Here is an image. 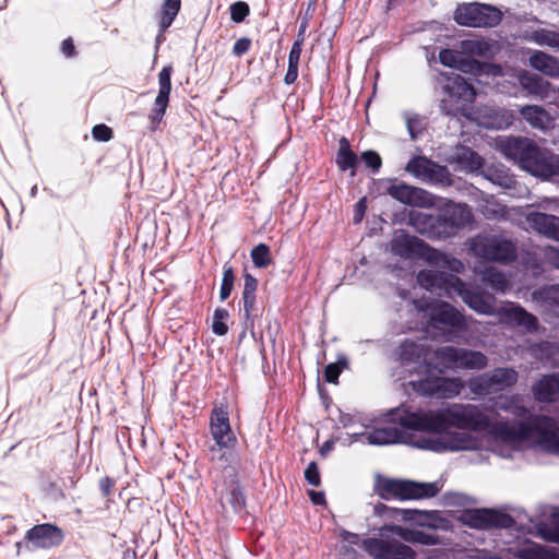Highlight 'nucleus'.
<instances>
[{
    "label": "nucleus",
    "mask_w": 559,
    "mask_h": 559,
    "mask_svg": "<svg viewBox=\"0 0 559 559\" xmlns=\"http://www.w3.org/2000/svg\"><path fill=\"white\" fill-rule=\"evenodd\" d=\"M426 181L435 182V183H450V173L445 166L439 165L437 163H432L430 170L425 179Z\"/></svg>",
    "instance_id": "obj_44"
},
{
    "label": "nucleus",
    "mask_w": 559,
    "mask_h": 559,
    "mask_svg": "<svg viewBox=\"0 0 559 559\" xmlns=\"http://www.w3.org/2000/svg\"><path fill=\"white\" fill-rule=\"evenodd\" d=\"M501 151L535 177L549 179L559 176V156L539 147L534 140L522 136L508 138L501 143Z\"/></svg>",
    "instance_id": "obj_2"
},
{
    "label": "nucleus",
    "mask_w": 559,
    "mask_h": 559,
    "mask_svg": "<svg viewBox=\"0 0 559 559\" xmlns=\"http://www.w3.org/2000/svg\"><path fill=\"white\" fill-rule=\"evenodd\" d=\"M347 366L346 359L338 360L337 362H332L325 366L323 378L326 382L336 384L338 383V377L343 370Z\"/></svg>",
    "instance_id": "obj_47"
},
{
    "label": "nucleus",
    "mask_w": 559,
    "mask_h": 559,
    "mask_svg": "<svg viewBox=\"0 0 559 559\" xmlns=\"http://www.w3.org/2000/svg\"><path fill=\"white\" fill-rule=\"evenodd\" d=\"M229 319V312L225 308H216L213 314L212 331L215 335L224 336L228 333L226 321Z\"/></svg>",
    "instance_id": "obj_42"
},
{
    "label": "nucleus",
    "mask_w": 559,
    "mask_h": 559,
    "mask_svg": "<svg viewBox=\"0 0 559 559\" xmlns=\"http://www.w3.org/2000/svg\"><path fill=\"white\" fill-rule=\"evenodd\" d=\"M472 222L473 214L468 205L447 202L438 215L420 213L414 224L420 234L430 239L441 240L455 236Z\"/></svg>",
    "instance_id": "obj_4"
},
{
    "label": "nucleus",
    "mask_w": 559,
    "mask_h": 559,
    "mask_svg": "<svg viewBox=\"0 0 559 559\" xmlns=\"http://www.w3.org/2000/svg\"><path fill=\"white\" fill-rule=\"evenodd\" d=\"M302 46L300 41H294L293 46L290 48V51L288 53V68L287 72L284 76V82L287 85H292L296 82L298 78V68H299V61L300 56L302 51Z\"/></svg>",
    "instance_id": "obj_36"
},
{
    "label": "nucleus",
    "mask_w": 559,
    "mask_h": 559,
    "mask_svg": "<svg viewBox=\"0 0 559 559\" xmlns=\"http://www.w3.org/2000/svg\"><path fill=\"white\" fill-rule=\"evenodd\" d=\"M399 536L406 543L420 544L426 546H433L440 543V538L437 535L426 533L415 528H403L397 527Z\"/></svg>",
    "instance_id": "obj_33"
},
{
    "label": "nucleus",
    "mask_w": 559,
    "mask_h": 559,
    "mask_svg": "<svg viewBox=\"0 0 559 559\" xmlns=\"http://www.w3.org/2000/svg\"><path fill=\"white\" fill-rule=\"evenodd\" d=\"M64 532L52 523L36 524L26 531L23 540L15 544L17 552L37 549L49 550L62 545Z\"/></svg>",
    "instance_id": "obj_10"
},
{
    "label": "nucleus",
    "mask_w": 559,
    "mask_h": 559,
    "mask_svg": "<svg viewBox=\"0 0 559 559\" xmlns=\"http://www.w3.org/2000/svg\"><path fill=\"white\" fill-rule=\"evenodd\" d=\"M523 88L534 95H544L547 93L549 83L537 74L524 73L520 76Z\"/></svg>",
    "instance_id": "obj_38"
},
{
    "label": "nucleus",
    "mask_w": 559,
    "mask_h": 559,
    "mask_svg": "<svg viewBox=\"0 0 559 559\" xmlns=\"http://www.w3.org/2000/svg\"><path fill=\"white\" fill-rule=\"evenodd\" d=\"M305 479L313 487L321 485V477L317 462H310L305 471Z\"/></svg>",
    "instance_id": "obj_53"
},
{
    "label": "nucleus",
    "mask_w": 559,
    "mask_h": 559,
    "mask_svg": "<svg viewBox=\"0 0 559 559\" xmlns=\"http://www.w3.org/2000/svg\"><path fill=\"white\" fill-rule=\"evenodd\" d=\"M251 259L255 267L266 269L272 263L270 247L265 243H259L251 250Z\"/></svg>",
    "instance_id": "obj_40"
},
{
    "label": "nucleus",
    "mask_w": 559,
    "mask_h": 559,
    "mask_svg": "<svg viewBox=\"0 0 559 559\" xmlns=\"http://www.w3.org/2000/svg\"><path fill=\"white\" fill-rule=\"evenodd\" d=\"M498 314L503 322L516 326H523L528 332L536 331L538 328L537 318L526 311L522 306L514 302H509L508 305L501 307L498 311Z\"/></svg>",
    "instance_id": "obj_20"
},
{
    "label": "nucleus",
    "mask_w": 559,
    "mask_h": 559,
    "mask_svg": "<svg viewBox=\"0 0 559 559\" xmlns=\"http://www.w3.org/2000/svg\"><path fill=\"white\" fill-rule=\"evenodd\" d=\"M532 393L539 403L559 401V372L544 374L533 384Z\"/></svg>",
    "instance_id": "obj_25"
},
{
    "label": "nucleus",
    "mask_w": 559,
    "mask_h": 559,
    "mask_svg": "<svg viewBox=\"0 0 559 559\" xmlns=\"http://www.w3.org/2000/svg\"><path fill=\"white\" fill-rule=\"evenodd\" d=\"M484 559H502V558L497 555H489V556L484 557Z\"/></svg>",
    "instance_id": "obj_64"
},
{
    "label": "nucleus",
    "mask_w": 559,
    "mask_h": 559,
    "mask_svg": "<svg viewBox=\"0 0 559 559\" xmlns=\"http://www.w3.org/2000/svg\"><path fill=\"white\" fill-rule=\"evenodd\" d=\"M442 261L443 265L453 273H463L465 270L464 263L460 259L443 254Z\"/></svg>",
    "instance_id": "obj_54"
},
{
    "label": "nucleus",
    "mask_w": 559,
    "mask_h": 559,
    "mask_svg": "<svg viewBox=\"0 0 559 559\" xmlns=\"http://www.w3.org/2000/svg\"><path fill=\"white\" fill-rule=\"evenodd\" d=\"M361 547L373 559H416V551L396 540L368 537L362 540Z\"/></svg>",
    "instance_id": "obj_17"
},
{
    "label": "nucleus",
    "mask_w": 559,
    "mask_h": 559,
    "mask_svg": "<svg viewBox=\"0 0 559 559\" xmlns=\"http://www.w3.org/2000/svg\"><path fill=\"white\" fill-rule=\"evenodd\" d=\"M518 379L519 373L515 369L498 367L489 372L471 378L467 384L473 394L484 396L513 386Z\"/></svg>",
    "instance_id": "obj_12"
},
{
    "label": "nucleus",
    "mask_w": 559,
    "mask_h": 559,
    "mask_svg": "<svg viewBox=\"0 0 559 559\" xmlns=\"http://www.w3.org/2000/svg\"><path fill=\"white\" fill-rule=\"evenodd\" d=\"M314 4H316V2H309L308 3V8H307L306 13H305L304 16H309V20L312 17V13L314 11Z\"/></svg>",
    "instance_id": "obj_62"
},
{
    "label": "nucleus",
    "mask_w": 559,
    "mask_h": 559,
    "mask_svg": "<svg viewBox=\"0 0 559 559\" xmlns=\"http://www.w3.org/2000/svg\"><path fill=\"white\" fill-rule=\"evenodd\" d=\"M332 448V443L330 441H326L320 449V453L322 455H325L328 451H330Z\"/></svg>",
    "instance_id": "obj_63"
},
{
    "label": "nucleus",
    "mask_w": 559,
    "mask_h": 559,
    "mask_svg": "<svg viewBox=\"0 0 559 559\" xmlns=\"http://www.w3.org/2000/svg\"><path fill=\"white\" fill-rule=\"evenodd\" d=\"M493 406L497 411L510 413L515 417H523L527 413V408L521 404L516 395L500 397L495 402Z\"/></svg>",
    "instance_id": "obj_37"
},
{
    "label": "nucleus",
    "mask_w": 559,
    "mask_h": 559,
    "mask_svg": "<svg viewBox=\"0 0 559 559\" xmlns=\"http://www.w3.org/2000/svg\"><path fill=\"white\" fill-rule=\"evenodd\" d=\"M360 159L365 165L371 169L373 174H377L382 166V158L377 151L368 150L361 153Z\"/></svg>",
    "instance_id": "obj_50"
},
{
    "label": "nucleus",
    "mask_w": 559,
    "mask_h": 559,
    "mask_svg": "<svg viewBox=\"0 0 559 559\" xmlns=\"http://www.w3.org/2000/svg\"><path fill=\"white\" fill-rule=\"evenodd\" d=\"M251 45L252 41L249 37H241L235 41L233 46V53L236 57H241L250 50Z\"/></svg>",
    "instance_id": "obj_55"
},
{
    "label": "nucleus",
    "mask_w": 559,
    "mask_h": 559,
    "mask_svg": "<svg viewBox=\"0 0 559 559\" xmlns=\"http://www.w3.org/2000/svg\"><path fill=\"white\" fill-rule=\"evenodd\" d=\"M432 160L429 159L426 156L419 155L413 157L406 165L405 169L406 171L413 174L417 178H420L423 180L426 179L430 167L432 166Z\"/></svg>",
    "instance_id": "obj_39"
},
{
    "label": "nucleus",
    "mask_w": 559,
    "mask_h": 559,
    "mask_svg": "<svg viewBox=\"0 0 559 559\" xmlns=\"http://www.w3.org/2000/svg\"><path fill=\"white\" fill-rule=\"evenodd\" d=\"M460 522L469 528L491 530V528H511L515 521L504 512L495 509H466L462 511Z\"/></svg>",
    "instance_id": "obj_16"
},
{
    "label": "nucleus",
    "mask_w": 559,
    "mask_h": 559,
    "mask_svg": "<svg viewBox=\"0 0 559 559\" xmlns=\"http://www.w3.org/2000/svg\"><path fill=\"white\" fill-rule=\"evenodd\" d=\"M259 282L250 273L243 274V324L246 329H252L254 325V311L257 310V290Z\"/></svg>",
    "instance_id": "obj_24"
},
{
    "label": "nucleus",
    "mask_w": 559,
    "mask_h": 559,
    "mask_svg": "<svg viewBox=\"0 0 559 559\" xmlns=\"http://www.w3.org/2000/svg\"><path fill=\"white\" fill-rule=\"evenodd\" d=\"M390 420L402 428L421 432H447L449 429L480 432L489 431L502 441H523L535 438L548 453L559 455V426L549 416H536L531 421L491 424L490 418L478 405L453 403L438 409L394 408Z\"/></svg>",
    "instance_id": "obj_1"
},
{
    "label": "nucleus",
    "mask_w": 559,
    "mask_h": 559,
    "mask_svg": "<svg viewBox=\"0 0 559 559\" xmlns=\"http://www.w3.org/2000/svg\"><path fill=\"white\" fill-rule=\"evenodd\" d=\"M409 386L419 396L449 400L459 396L465 383L459 377L433 376L409 381Z\"/></svg>",
    "instance_id": "obj_11"
},
{
    "label": "nucleus",
    "mask_w": 559,
    "mask_h": 559,
    "mask_svg": "<svg viewBox=\"0 0 559 559\" xmlns=\"http://www.w3.org/2000/svg\"><path fill=\"white\" fill-rule=\"evenodd\" d=\"M230 20L234 23H242L246 17L250 14V7L245 1H237L229 7Z\"/></svg>",
    "instance_id": "obj_48"
},
{
    "label": "nucleus",
    "mask_w": 559,
    "mask_h": 559,
    "mask_svg": "<svg viewBox=\"0 0 559 559\" xmlns=\"http://www.w3.org/2000/svg\"><path fill=\"white\" fill-rule=\"evenodd\" d=\"M431 354V347L419 340L404 338L400 341L391 352V358L403 368L417 370L419 367L429 368L427 361Z\"/></svg>",
    "instance_id": "obj_15"
},
{
    "label": "nucleus",
    "mask_w": 559,
    "mask_h": 559,
    "mask_svg": "<svg viewBox=\"0 0 559 559\" xmlns=\"http://www.w3.org/2000/svg\"><path fill=\"white\" fill-rule=\"evenodd\" d=\"M60 51L66 58H74L78 56V50L72 37L62 40Z\"/></svg>",
    "instance_id": "obj_56"
},
{
    "label": "nucleus",
    "mask_w": 559,
    "mask_h": 559,
    "mask_svg": "<svg viewBox=\"0 0 559 559\" xmlns=\"http://www.w3.org/2000/svg\"><path fill=\"white\" fill-rule=\"evenodd\" d=\"M308 496H309L311 502L314 506H323V504H325L324 492L316 491V490H310V491H308Z\"/></svg>",
    "instance_id": "obj_59"
},
{
    "label": "nucleus",
    "mask_w": 559,
    "mask_h": 559,
    "mask_svg": "<svg viewBox=\"0 0 559 559\" xmlns=\"http://www.w3.org/2000/svg\"><path fill=\"white\" fill-rule=\"evenodd\" d=\"M309 26V16H302L295 41L305 43L306 31Z\"/></svg>",
    "instance_id": "obj_58"
},
{
    "label": "nucleus",
    "mask_w": 559,
    "mask_h": 559,
    "mask_svg": "<svg viewBox=\"0 0 559 559\" xmlns=\"http://www.w3.org/2000/svg\"><path fill=\"white\" fill-rule=\"evenodd\" d=\"M426 181L435 182V183H450V173L445 166L439 165L437 163H432L430 170L425 179Z\"/></svg>",
    "instance_id": "obj_45"
},
{
    "label": "nucleus",
    "mask_w": 559,
    "mask_h": 559,
    "mask_svg": "<svg viewBox=\"0 0 559 559\" xmlns=\"http://www.w3.org/2000/svg\"><path fill=\"white\" fill-rule=\"evenodd\" d=\"M546 259L547 261L555 266L556 269H559V249L555 247H549L546 250Z\"/></svg>",
    "instance_id": "obj_57"
},
{
    "label": "nucleus",
    "mask_w": 559,
    "mask_h": 559,
    "mask_svg": "<svg viewBox=\"0 0 559 559\" xmlns=\"http://www.w3.org/2000/svg\"><path fill=\"white\" fill-rule=\"evenodd\" d=\"M525 221L539 235L559 241L558 216L534 211L526 214Z\"/></svg>",
    "instance_id": "obj_23"
},
{
    "label": "nucleus",
    "mask_w": 559,
    "mask_h": 559,
    "mask_svg": "<svg viewBox=\"0 0 559 559\" xmlns=\"http://www.w3.org/2000/svg\"><path fill=\"white\" fill-rule=\"evenodd\" d=\"M516 557L519 559H559V551L531 542L527 546L519 549Z\"/></svg>",
    "instance_id": "obj_32"
},
{
    "label": "nucleus",
    "mask_w": 559,
    "mask_h": 559,
    "mask_svg": "<svg viewBox=\"0 0 559 559\" xmlns=\"http://www.w3.org/2000/svg\"><path fill=\"white\" fill-rule=\"evenodd\" d=\"M338 423L343 427H348L354 423V418L350 414H341L338 417Z\"/></svg>",
    "instance_id": "obj_61"
},
{
    "label": "nucleus",
    "mask_w": 559,
    "mask_h": 559,
    "mask_svg": "<svg viewBox=\"0 0 559 559\" xmlns=\"http://www.w3.org/2000/svg\"><path fill=\"white\" fill-rule=\"evenodd\" d=\"M439 61L443 66L454 69H463L465 66L471 64L472 68L485 71L487 73L491 72L497 74L501 72V68L493 63L479 62L477 60L467 61L463 58L460 51L454 49H441L439 51Z\"/></svg>",
    "instance_id": "obj_22"
},
{
    "label": "nucleus",
    "mask_w": 559,
    "mask_h": 559,
    "mask_svg": "<svg viewBox=\"0 0 559 559\" xmlns=\"http://www.w3.org/2000/svg\"><path fill=\"white\" fill-rule=\"evenodd\" d=\"M526 40L539 46L557 48L559 50V33L547 28H538L524 36Z\"/></svg>",
    "instance_id": "obj_35"
},
{
    "label": "nucleus",
    "mask_w": 559,
    "mask_h": 559,
    "mask_svg": "<svg viewBox=\"0 0 559 559\" xmlns=\"http://www.w3.org/2000/svg\"><path fill=\"white\" fill-rule=\"evenodd\" d=\"M335 163L340 171H350V176L356 175V169L359 164L358 155L352 150L350 142L346 136L338 140V147L336 152Z\"/></svg>",
    "instance_id": "obj_26"
},
{
    "label": "nucleus",
    "mask_w": 559,
    "mask_h": 559,
    "mask_svg": "<svg viewBox=\"0 0 559 559\" xmlns=\"http://www.w3.org/2000/svg\"><path fill=\"white\" fill-rule=\"evenodd\" d=\"M444 97L441 99V109L448 116L457 117L476 97L475 87L465 78L453 72H440L437 76Z\"/></svg>",
    "instance_id": "obj_6"
},
{
    "label": "nucleus",
    "mask_w": 559,
    "mask_h": 559,
    "mask_svg": "<svg viewBox=\"0 0 559 559\" xmlns=\"http://www.w3.org/2000/svg\"><path fill=\"white\" fill-rule=\"evenodd\" d=\"M424 241L415 236L402 235L391 241V251L400 257L409 258L417 252Z\"/></svg>",
    "instance_id": "obj_31"
},
{
    "label": "nucleus",
    "mask_w": 559,
    "mask_h": 559,
    "mask_svg": "<svg viewBox=\"0 0 559 559\" xmlns=\"http://www.w3.org/2000/svg\"><path fill=\"white\" fill-rule=\"evenodd\" d=\"M488 357L479 352L465 347L459 349V367L464 370H481L488 366Z\"/></svg>",
    "instance_id": "obj_29"
},
{
    "label": "nucleus",
    "mask_w": 559,
    "mask_h": 559,
    "mask_svg": "<svg viewBox=\"0 0 559 559\" xmlns=\"http://www.w3.org/2000/svg\"><path fill=\"white\" fill-rule=\"evenodd\" d=\"M391 185L385 192L396 201L412 206H423L426 203L428 193L421 188L406 185L404 182L394 183L393 179L389 180Z\"/></svg>",
    "instance_id": "obj_21"
},
{
    "label": "nucleus",
    "mask_w": 559,
    "mask_h": 559,
    "mask_svg": "<svg viewBox=\"0 0 559 559\" xmlns=\"http://www.w3.org/2000/svg\"><path fill=\"white\" fill-rule=\"evenodd\" d=\"M217 496L223 513L228 512V506L236 514L246 510L247 500L237 474H233L223 481L222 487L217 490Z\"/></svg>",
    "instance_id": "obj_19"
},
{
    "label": "nucleus",
    "mask_w": 559,
    "mask_h": 559,
    "mask_svg": "<svg viewBox=\"0 0 559 559\" xmlns=\"http://www.w3.org/2000/svg\"><path fill=\"white\" fill-rule=\"evenodd\" d=\"M116 486V480L109 476L102 477L98 481V488L102 497L106 498V507L109 508V503L112 501L109 497L112 493Z\"/></svg>",
    "instance_id": "obj_51"
},
{
    "label": "nucleus",
    "mask_w": 559,
    "mask_h": 559,
    "mask_svg": "<svg viewBox=\"0 0 559 559\" xmlns=\"http://www.w3.org/2000/svg\"><path fill=\"white\" fill-rule=\"evenodd\" d=\"M520 115L533 128L547 130L552 127L554 119L542 106L526 105L519 109Z\"/></svg>",
    "instance_id": "obj_27"
},
{
    "label": "nucleus",
    "mask_w": 559,
    "mask_h": 559,
    "mask_svg": "<svg viewBox=\"0 0 559 559\" xmlns=\"http://www.w3.org/2000/svg\"><path fill=\"white\" fill-rule=\"evenodd\" d=\"M376 491L383 500H418L437 496L440 487L437 483H416L414 480L382 478L378 481Z\"/></svg>",
    "instance_id": "obj_7"
},
{
    "label": "nucleus",
    "mask_w": 559,
    "mask_h": 559,
    "mask_svg": "<svg viewBox=\"0 0 559 559\" xmlns=\"http://www.w3.org/2000/svg\"><path fill=\"white\" fill-rule=\"evenodd\" d=\"M534 297L549 305L559 306V285H551L534 292Z\"/></svg>",
    "instance_id": "obj_46"
},
{
    "label": "nucleus",
    "mask_w": 559,
    "mask_h": 559,
    "mask_svg": "<svg viewBox=\"0 0 559 559\" xmlns=\"http://www.w3.org/2000/svg\"><path fill=\"white\" fill-rule=\"evenodd\" d=\"M235 281L236 275L234 272V267L230 264L225 263L223 267V277L219 289V299L222 301L226 300L230 296L234 289Z\"/></svg>",
    "instance_id": "obj_41"
},
{
    "label": "nucleus",
    "mask_w": 559,
    "mask_h": 559,
    "mask_svg": "<svg viewBox=\"0 0 559 559\" xmlns=\"http://www.w3.org/2000/svg\"><path fill=\"white\" fill-rule=\"evenodd\" d=\"M92 135L98 142H108L114 138V131L105 123H99L92 128Z\"/></svg>",
    "instance_id": "obj_52"
},
{
    "label": "nucleus",
    "mask_w": 559,
    "mask_h": 559,
    "mask_svg": "<svg viewBox=\"0 0 559 559\" xmlns=\"http://www.w3.org/2000/svg\"><path fill=\"white\" fill-rule=\"evenodd\" d=\"M419 285L427 290L444 292L447 296L455 293L473 310L481 314L492 313V304L490 299L480 292L466 287L464 281L454 274L438 270H424L417 275Z\"/></svg>",
    "instance_id": "obj_5"
},
{
    "label": "nucleus",
    "mask_w": 559,
    "mask_h": 559,
    "mask_svg": "<svg viewBox=\"0 0 559 559\" xmlns=\"http://www.w3.org/2000/svg\"><path fill=\"white\" fill-rule=\"evenodd\" d=\"M530 66L545 75L559 78V60L544 51L535 50L530 59Z\"/></svg>",
    "instance_id": "obj_28"
},
{
    "label": "nucleus",
    "mask_w": 559,
    "mask_h": 559,
    "mask_svg": "<svg viewBox=\"0 0 559 559\" xmlns=\"http://www.w3.org/2000/svg\"><path fill=\"white\" fill-rule=\"evenodd\" d=\"M471 250L479 259L502 264L518 257L515 243L497 235H477L471 242Z\"/></svg>",
    "instance_id": "obj_9"
},
{
    "label": "nucleus",
    "mask_w": 559,
    "mask_h": 559,
    "mask_svg": "<svg viewBox=\"0 0 559 559\" xmlns=\"http://www.w3.org/2000/svg\"><path fill=\"white\" fill-rule=\"evenodd\" d=\"M450 430L451 429L445 432L448 435L447 438L420 437L418 439H414L411 433L404 432L397 427H377L367 435V440L370 444L374 445L406 443L421 450H429L433 452L471 449L473 439L469 435L465 432H450Z\"/></svg>",
    "instance_id": "obj_3"
},
{
    "label": "nucleus",
    "mask_w": 559,
    "mask_h": 559,
    "mask_svg": "<svg viewBox=\"0 0 559 559\" xmlns=\"http://www.w3.org/2000/svg\"><path fill=\"white\" fill-rule=\"evenodd\" d=\"M485 280L490 284L492 288L498 290H503L508 285V281L504 274L492 267L485 272Z\"/></svg>",
    "instance_id": "obj_49"
},
{
    "label": "nucleus",
    "mask_w": 559,
    "mask_h": 559,
    "mask_svg": "<svg viewBox=\"0 0 559 559\" xmlns=\"http://www.w3.org/2000/svg\"><path fill=\"white\" fill-rule=\"evenodd\" d=\"M454 20L462 26L492 27L501 22L502 14L496 7L475 2L459 7Z\"/></svg>",
    "instance_id": "obj_14"
},
{
    "label": "nucleus",
    "mask_w": 559,
    "mask_h": 559,
    "mask_svg": "<svg viewBox=\"0 0 559 559\" xmlns=\"http://www.w3.org/2000/svg\"><path fill=\"white\" fill-rule=\"evenodd\" d=\"M390 511V508L382 503V502H378L374 504L373 507V513L378 516H383L385 515L388 512Z\"/></svg>",
    "instance_id": "obj_60"
},
{
    "label": "nucleus",
    "mask_w": 559,
    "mask_h": 559,
    "mask_svg": "<svg viewBox=\"0 0 559 559\" xmlns=\"http://www.w3.org/2000/svg\"><path fill=\"white\" fill-rule=\"evenodd\" d=\"M459 349L460 347L453 345H445L437 347L433 350V357L439 367V371L453 370L459 367Z\"/></svg>",
    "instance_id": "obj_30"
},
{
    "label": "nucleus",
    "mask_w": 559,
    "mask_h": 559,
    "mask_svg": "<svg viewBox=\"0 0 559 559\" xmlns=\"http://www.w3.org/2000/svg\"><path fill=\"white\" fill-rule=\"evenodd\" d=\"M174 72V68L171 64L163 67V69L158 73V94L154 99L153 107L148 115V120L151 123V130L155 131L159 123L162 122L168 105H169V96L171 92V74Z\"/></svg>",
    "instance_id": "obj_18"
},
{
    "label": "nucleus",
    "mask_w": 559,
    "mask_h": 559,
    "mask_svg": "<svg viewBox=\"0 0 559 559\" xmlns=\"http://www.w3.org/2000/svg\"><path fill=\"white\" fill-rule=\"evenodd\" d=\"M181 9V0H164L159 13V33H165Z\"/></svg>",
    "instance_id": "obj_34"
},
{
    "label": "nucleus",
    "mask_w": 559,
    "mask_h": 559,
    "mask_svg": "<svg viewBox=\"0 0 559 559\" xmlns=\"http://www.w3.org/2000/svg\"><path fill=\"white\" fill-rule=\"evenodd\" d=\"M462 48L465 52L478 57H486L491 52V45L486 40H464Z\"/></svg>",
    "instance_id": "obj_43"
},
{
    "label": "nucleus",
    "mask_w": 559,
    "mask_h": 559,
    "mask_svg": "<svg viewBox=\"0 0 559 559\" xmlns=\"http://www.w3.org/2000/svg\"><path fill=\"white\" fill-rule=\"evenodd\" d=\"M416 308L426 313L428 325L433 330L462 332L467 329L464 314L447 301L419 300Z\"/></svg>",
    "instance_id": "obj_8"
},
{
    "label": "nucleus",
    "mask_w": 559,
    "mask_h": 559,
    "mask_svg": "<svg viewBox=\"0 0 559 559\" xmlns=\"http://www.w3.org/2000/svg\"><path fill=\"white\" fill-rule=\"evenodd\" d=\"M209 429L215 442L210 447L212 454L222 449L231 450L237 445L238 440L230 426L227 405L214 406L210 415Z\"/></svg>",
    "instance_id": "obj_13"
}]
</instances>
